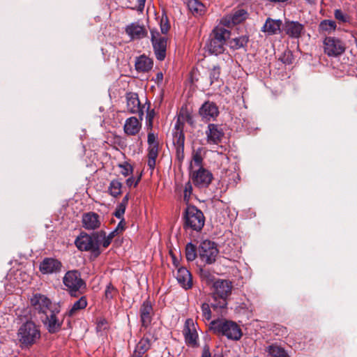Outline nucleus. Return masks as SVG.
<instances>
[{
    "mask_svg": "<svg viewBox=\"0 0 357 357\" xmlns=\"http://www.w3.org/2000/svg\"><path fill=\"white\" fill-rule=\"evenodd\" d=\"M61 262L54 258L46 257L40 264L39 269L43 274H53L61 271Z\"/></svg>",
    "mask_w": 357,
    "mask_h": 357,
    "instance_id": "17",
    "label": "nucleus"
},
{
    "mask_svg": "<svg viewBox=\"0 0 357 357\" xmlns=\"http://www.w3.org/2000/svg\"><path fill=\"white\" fill-rule=\"evenodd\" d=\"M174 264L177 266V264H176V261L174 260Z\"/></svg>",
    "mask_w": 357,
    "mask_h": 357,
    "instance_id": "61",
    "label": "nucleus"
},
{
    "mask_svg": "<svg viewBox=\"0 0 357 357\" xmlns=\"http://www.w3.org/2000/svg\"><path fill=\"white\" fill-rule=\"evenodd\" d=\"M176 278L178 284L185 289H189L192 287V276L190 271L186 268H178Z\"/></svg>",
    "mask_w": 357,
    "mask_h": 357,
    "instance_id": "24",
    "label": "nucleus"
},
{
    "mask_svg": "<svg viewBox=\"0 0 357 357\" xmlns=\"http://www.w3.org/2000/svg\"><path fill=\"white\" fill-rule=\"evenodd\" d=\"M17 335L19 342L24 347L32 346L40 338L38 326L31 321L24 323L19 328Z\"/></svg>",
    "mask_w": 357,
    "mask_h": 357,
    "instance_id": "3",
    "label": "nucleus"
},
{
    "mask_svg": "<svg viewBox=\"0 0 357 357\" xmlns=\"http://www.w3.org/2000/svg\"><path fill=\"white\" fill-rule=\"evenodd\" d=\"M201 357H220V356L218 354H213L212 356V354L210 351L208 345L206 344L203 347Z\"/></svg>",
    "mask_w": 357,
    "mask_h": 357,
    "instance_id": "52",
    "label": "nucleus"
},
{
    "mask_svg": "<svg viewBox=\"0 0 357 357\" xmlns=\"http://www.w3.org/2000/svg\"><path fill=\"white\" fill-rule=\"evenodd\" d=\"M100 234L98 236V248H100V244H102L104 248H107L111 243L112 241L106 237V233L104 231H100L96 232Z\"/></svg>",
    "mask_w": 357,
    "mask_h": 357,
    "instance_id": "41",
    "label": "nucleus"
},
{
    "mask_svg": "<svg viewBox=\"0 0 357 357\" xmlns=\"http://www.w3.org/2000/svg\"><path fill=\"white\" fill-rule=\"evenodd\" d=\"M151 340L147 337H142L137 344L131 357H142L143 355L151 348Z\"/></svg>",
    "mask_w": 357,
    "mask_h": 357,
    "instance_id": "29",
    "label": "nucleus"
},
{
    "mask_svg": "<svg viewBox=\"0 0 357 357\" xmlns=\"http://www.w3.org/2000/svg\"><path fill=\"white\" fill-rule=\"evenodd\" d=\"M31 304L33 307L35 314L39 316V318L43 317L52 309L56 307L52 301L45 296L40 294H36L31 298Z\"/></svg>",
    "mask_w": 357,
    "mask_h": 357,
    "instance_id": "9",
    "label": "nucleus"
},
{
    "mask_svg": "<svg viewBox=\"0 0 357 357\" xmlns=\"http://www.w3.org/2000/svg\"><path fill=\"white\" fill-rule=\"evenodd\" d=\"M248 43V37L247 36H241L231 39L229 41V47L233 50H238L245 47Z\"/></svg>",
    "mask_w": 357,
    "mask_h": 357,
    "instance_id": "34",
    "label": "nucleus"
},
{
    "mask_svg": "<svg viewBox=\"0 0 357 357\" xmlns=\"http://www.w3.org/2000/svg\"><path fill=\"white\" fill-rule=\"evenodd\" d=\"M192 192V186L190 181L185 184L184 192H183V200L188 203L190 200V195Z\"/></svg>",
    "mask_w": 357,
    "mask_h": 357,
    "instance_id": "44",
    "label": "nucleus"
},
{
    "mask_svg": "<svg viewBox=\"0 0 357 357\" xmlns=\"http://www.w3.org/2000/svg\"><path fill=\"white\" fill-rule=\"evenodd\" d=\"M126 33L132 39H139L145 37L147 34L144 26L140 25L138 22H133L126 27Z\"/></svg>",
    "mask_w": 357,
    "mask_h": 357,
    "instance_id": "25",
    "label": "nucleus"
},
{
    "mask_svg": "<svg viewBox=\"0 0 357 357\" xmlns=\"http://www.w3.org/2000/svg\"><path fill=\"white\" fill-rule=\"evenodd\" d=\"M220 75V68L219 66H214L209 70V79L211 84L218 82Z\"/></svg>",
    "mask_w": 357,
    "mask_h": 357,
    "instance_id": "39",
    "label": "nucleus"
},
{
    "mask_svg": "<svg viewBox=\"0 0 357 357\" xmlns=\"http://www.w3.org/2000/svg\"><path fill=\"white\" fill-rule=\"evenodd\" d=\"M98 235L96 232H93L91 235L82 233L79 236L77 237L75 243L79 250L89 251L94 257H97L100 254Z\"/></svg>",
    "mask_w": 357,
    "mask_h": 357,
    "instance_id": "6",
    "label": "nucleus"
},
{
    "mask_svg": "<svg viewBox=\"0 0 357 357\" xmlns=\"http://www.w3.org/2000/svg\"><path fill=\"white\" fill-rule=\"evenodd\" d=\"M151 42L155 57L163 61L166 57L167 38L162 36L157 30H151Z\"/></svg>",
    "mask_w": 357,
    "mask_h": 357,
    "instance_id": "11",
    "label": "nucleus"
},
{
    "mask_svg": "<svg viewBox=\"0 0 357 357\" xmlns=\"http://www.w3.org/2000/svg\"><path fill=\"white\" fill-rule=\"evenodd\" d=\"M206 139L208 144H219L223 136L222 130L216 124L209 123L206 131Z\"/></svg>",
    "mask_w": 357,
    "mask_h": 357,
    "instance_id": "22",
    "label": "nucleus"
},
{
    "mask_svg": "<svg viewBox=\"0 0 357 357\" xmlns=\"http://www.w3.org/2000/svg\"><path fill=\"white\" fill-rule=\"evenodd\" d=\"M229 36V30L222 27H215L208 44V50L215 55L222 53L226 41Z\"/></svg>",
    "mask_w": 357,
    "mask_h": 357,
    "instance_id": "5",
    "label": "nucleus"
},
{
    "mask_svg": "<svg viewBox=\"0 0 357 357\" xmlns=\"http://www.w3.org/2000/svg\"><path fill=\"white\" fill-rule=\"evenodd\" d=\"M185 227L194 231L202 230L204 225L205 218L201 210L194 206H188L185 212Z\"/></svg>",
    "mask_w": 357,
    "mask_h": 357,
    "instance_id": "7",
    "label": "nucleus"
},
{
    "mask_svg": "<svg viewBox=\"0 0 357 357\" xmlns=\"http://www.w3.org/2000/svg\"><path fill=\"white\" fill-rule=\"evenodd\" d=\"M248 12L244 9H238L221 19V24L225 26L230 27L238 24L248 17Z\"/></svg>",
    "mask_w": 357,
    "mask_h": 357,
    "instance_id": "16",
    "label": "nucleus"
},
{
    "mask_svg": "<svg viewBox=\"0 0 357 357\" xmlns=\"http://www.w3.org/2000/svg\"><path fill=\"white\" fill-rule=\"evenodd\" d=\"M107 321L105 319L100 318L97 321L96 329L98 331H102L107 328Z\"/></svg>",
    "mask_w": 357,
    "mask_h": 357,
    "instance_id": "51",
    "label": "nucleus"
},
{
    "mask_svg": "<svg viewBox=\"0 0 357 357\" xmlns=\"http://www.w3.org/2000/svg\"><path fill=\"white\" fill-rule=\"evenodd\" d=\"M139 181V178L135 180L134 177L131 176L126 180V184L128 186L134 185L135 187L137 185Z\"/></svg>",
    "mask_w": 357,
    "mask_h": 357,
    "instance_id": "54",
    "label": "nucleus"
},
{
    "mask_svg": "<svg viewBox=\"0 0 357 357\" xmlns=\"http://www.w3.org/2000/svg\"><path fill=\"white\" fill-rule=\"evenodd\" d=\"M201 310L202 317L206 320H210L211 319V311L209 305L206 303H203Z\"/></svg>",
    "mask_w": 357,
    "mask_h": 357,
    "instance_id": "46",
    "label": "nucleus"
},
{
    "mask_svg": "<svg viewBox=\"0 0 357 357\" xmlns=\"http://www.w3.org/2000/svg\"><path fill=\"white\" fill-rule=\"evenodd\" d=\"M324 51L328 56H337L345 51V45L340 39L328 36L323 42Z\"/></svg>",
    "mask_w": 357,
    "mask_h": 357,
    "instance_id": "12",
    "label": "nucleus"
},
{
    "mask_svg": "<svg viewBox=\"0 0 357 357\" xmlns=\"http://www.w3.org/2000/svg\"><path fill=\"white\" fill-rule=\"evenodd\" d=\"M158 76H159V74H158ZM160 76L162 77V74H160Z\"/></svg>",
    "mask_w": 357,
    "mask_h": 357,
    "instance_id": "60",
    "label": "nucleus"
},
{
    "mask_svg": "<svg viewBox=\"0 0 357 357\" xmlns=\"http://www.w3.org/2000/svg\"><path fill=\"white\" fill-rule=\"evenodd\" d=\"M282 61L285 63H290L291 60H289V58H287L286 60H282Z\"/></svg>",
    "mask_w": 357,
    "mask_h": 357,
    "instance_id": "58",
    "label": "nucleus"
},
{
    "mask_svg": "<svg viewBox=\"0 0 357 357\" xmlns=\"http://www.w3.org/2000/svg\"><path fill=\"white\" fill-rule=\"evenodd\" d=\"M160 30L162 33L165 34L168 32L169 29V24L168 22V19L167 15H164L162 16V18L160 20Z\"/></svg>",
    "mask_w": 357,
    "mask_h": 357,
    "instance_id": "47",
    "label": "nucleus"
},
{
    "mask_svg": "<svg viewBox=\"0 0 357 357\" xmlns=\"http://www.w3.org/2000/svg\"><path fill=\"white\" fill-rule=\"evenodd\" d=\"M287 333V329L284 328L282 329V335H284Z\"/></svg>",
    "mask_w": 357,
    "mask_h": 357,
    "instance_id": "59",
    "label": "nucleus"
},
{
    "mask_svg": "<svg viewBox=\"0 0 357 357\" xmlns=\"http://www.w3.org/2000/svg\"><path fill=\"white\" fill-rule=\"evenodd\" d=\"M266 351L271 357H289L285 349L277 344H271L266 348Z\"/></svg>",
    "mask_w": 357,
    "mask_h": 357,
    "instance_id": "31",
    "label": "nucleus"
},
{
    "mask_svg": "<svg viewBox=\"0 0 357 357\" xmlns=\"http://www.w3.org/2000/svg\"><path fill=\"white\" fill-rule=\"evenodd\" d=\"M142 124L135 116L130 117L126 120L123 126V130L128 135H135L141 130Z\"/></svg>",
    "mask_w": 357,
    "mask_h": 357,
    "instance_id": "27",
    "label": "nucleus"
},
{
    "mask_svg": "<svg viewBox=\"0 0 357 357\" xmlns=\"http://www.w3.org/2000/svg\"><path fill=\"white\" fill-rule=\"evenodd\" d=\"M218 250L214 242L205 240L201 243L199 248V255L201 259L211 264L215 261Z\"/></svg>",
    "mask_w": 357,
    "mask_h": 357,
    "instance_id": "13",
    "label": "nucleus"
},
{
    "mask_svg": "<svg viewBox=\"0 0 357 357\" xmlns=\"http://www.w3.org/2000/svg\"><path fill=\"white\" fill-rule=\"evenodd\" d=\"M213 298L215 301L212 303L213 308H225L227 305V299L231 294L233 285L231 281L218 279L213 284Z\"/></svg>",
    "mask_w": 357,
    "mask_h": 357,
    "instance_id": "2",
    "label": "nucleus"
},
{
    "mask_svg": "<svg viewBox=\"0 0 357 357\" xmlns=\"http://www.w3.org/2000/svg\"><path fill=\"white\" fill-rule=\"evenodd\" d=\"M199 114L204 121H213L218 116L219 109L215 103L206 101L199 108Z\"/></svg>",
    "mask_w": 357,
    "mask_h": 357,
    "instance_id": "19",
    "label": "nucleus"
},
{
    "mask_svg": "<svg viewBox=\"0 0 357 357\" xmlns=\"http://www.w3.org/2000/svg\"><path fill=\"white\" fill-rule=\"evenodd\" d=\"M182 115L179 114L177 116V119L172 130V137L173 138H177V137L181 134L182 135H185L183 132V127H184V121L182 119Z\"/></svg>",
    "mask_w": 357,
    "mask_h": 357,
    "instance_id": "35",
    "label": "nucleus"
},
{
    "mask_svg": "<svg viewBox=\"0 0 357 357\" xmlns=\"http://www.w3.org/2000/svg\"><path fill=\"white\" fill-rule=\"evenodd\" d=\"M63 283L72 296H77L78 293L82 294L86 288V282L77 270L67 271L63 278Z\"/></svg>",
    "mask_w": 357,
    "mask_h": 357,
    "instance_id": "4",
    "label": "nucleus"
},
{
    "mask_svg": "<svg viewBox=\"0 0 357 357\" xmlns=\"http://www.w3.org/2000/svg\"><path fill=\"white\" fill-rule=\"evenodd\" d=\"M126 225L124 218H122L115 228V231H117V234L122 233L126 229Z\"/></svg>",
    "mask_w": 357,
    "mask_h": 357,
    "instance_id": "53",
    "label": "nucleus"
},
{
    "mask_svg": "<svg viewBox=\"0 0 357 357\" xmlns=\"http://www.w3.org/2000/svg\"><path fill=\"white\" fill-rule=\"evenodd\" d=\"M202 149L201 148L197 149L192 153V160L197 166H201L202 163Z\"/></svg>",
    "mask_w": 357,
    "mask_h": 357,
    "instance_id": "43",
    "label": "nucleus"
},
{
    "mask_svg": "<svg viewBox=\"0 0 357 357\" xmlns=\"http://www.w3.org/2000/svg\"><path fill=\"white\" fill-rule=\"evenodd\" d=\"M146 0H137L139 8H144Z\"/></svg>",
    "mask_w": 357,
    "mask_h": 357,
    "instance_id": "57",
    "label": "nucleus"
},
{
    "mask_svg": "<svg viewBox=\"0 0 357 357\" xmlns=\"http://www.w3.org/2000/svg\"><path fill=\"white\" fill-rule=\"evenodd\" d=\"M185 257L189 261H192L197 257L196 246L192 243H188L186 245Z\"/></svg>",
    "mask_w": 357,
    "mask_h": 357,
    "instance_id": "38",
    "label": "nucleus"
},
{
    "mask_svg": "<svg viewBox=\"0 0 357 357\" xmlns=\"http://www.w3.org/2000/svg\"><path fill=\"white\" fill-rule=\"evenodd\" d=\"M128 200H129V194H127L124 196V197L123 198L121 202L118 205H119V206L123 205V207L126 208L128 203Z\"/></svg>",
    "mask_w": 357,
    "mask_h": 357,
    "instance_id": "55",
    "label": "nucleus"
},
{
    "mask_svg": "<svg viewBox=\"0 0 357 357\" xmlns=\"http://www.w3.org/2000/svg\"><path fill=\"white\" fill-rule=\"evenodd\" d=\"M283 30L291 38H299L305 33L304 25L297 21L286 20Z\"/></svg>",
    "mask_w": 357,
    "mask_h": 357,
    "instance_id": "18",
    "label": "nucleus"
},
{
    "mask_svg": "<svg viewBox=\"0 0 357 357\" xmlns=\"http://www.w3.org/2000/svg\"><path fill=\"white\" fill-rule=\"evenodd\" d=\"M127 108L132 114H138L140 119L144 115V106L141 105L138 95L135 93H128L126 95Z\"/></svg>",
    "mask_w": 357,
    "mask_h": 357,
    "instance_id": "21",
    "label": "nucleus"
},
{
    "mask_svg": "<svg viewBox=\"0 0 357 357\" xmlns=\"http://www.w3.org/2000/svg\"><path fill=\"white\" fill-rule=\"evenodd\" d=\"M192 183L198 188L207 187L213 179V174L208 170L200 167L197 171H195L191 176Z\"/></svg>",
    "mask_w": 357,
    "mask_h": 357,
    "instance_id": "15",
    "label": "nucleus"
},
{
    "mask_svg": "<svg viewBox=\"0 0 357 357\" xmlns=\"http://www.w3.org/2000/svg\"><path fill=\"white\" fill-rule=\"evenodd\" d=\"M117 231H115V229L110 232L108 236H106L107 238H109L111 241H112L113 238L116 235Z\"/></svg>",
    "mask_w": 357,
    "mask_h": 357,
    "instance_id": "56",
    "label": "nucleus"
},
{
    "mask_svg": "<svg viewBox=\"0 0 357 357\" xmlns=\"http://www.w3.org/2000/svg\"><path fill=\"white\" fill-rule=\"evenodd\" d=\"M82 226L87 230H95L100 227V216L94 212L86 213L82 215Z\"/></svg>",
    "mask_w": 357,
    "mask_h": 357,
    "instance_id": "23",
    "label": "nucleus"
},
{
    "mask_svg": "<svg viewBox=\"0 0 357 357\" xmlns=\"http://www.w3.org/2000/svg\"><path fill=\"white\" fill-rule=\"evenodd\" d=\"M210 330L218 335L225 336L231 340H238L242 336L239 326L234 321L225 319H218L210 323Z\"/></svg>",
    "mask_w": 357,
    "mask_h": 357,
    "instance_id": "1",
    "label": "nucleus"
},
{
    "mask_svg": "<svg viewBox=\"0 0 357 357\" xmlns=\"http://www.w3.org/2000/svg\"><path fill=\"white\" fill-rule=\"evenodd\" d=\"M59 308L56 307L50 312L40 318L50 333H56L61 328L63 319L59 317Z\"/></svg>",
    "mask_w": 357,
    "mask_h": 357,
    "instance_id": "8",
    "label": "nucleus"
},
{
    "mask_svg": "<svg viewBox=\"0 0 357 357\" xmlns=\"http://www.w3.org/2000/svg\"><path fill=\"white\" fill-rule=\"evenodd\" d=\"M281 26L282 21L280 20L268 17L261 28V31L269 36L275 35L280 33Z\"/></svg>",
    "mask_w": 357,
    "mask_h": 357,
    "instance_id": "26",
    "label": "nucleus"
},
{
    "mask_svg": "<svg viewBox=\"0 0 357 357\" xmlns=\"http://www.w3.org/2000/svg\"><path fill=\"white\" fill-rule=\"evenodd\" d=\"M126 208L123 207V205L122 206L117 205L116 211L114 213V215L117 218L121 220L122 218H123V215L125 213Z\"/></svg>",
    "mask_w": 357,
    "mask_h": 357,
    "instance_id": "50",
    "label": "nucleus"
},
{
    "mask_svg": "<svg viewBox=\"0 0 357 357\" xmlns=\"http://www.w3.org/2000/svg\"><path fill=\"white\" fill-rule=\"evenodd\" d=\"M157 135L153 132L148 134V162L147 165L151 169H154L155 167V160L158 155V142Z\"/></svg>",
    "mask_w": 357,
    "mask_h": 357,
    "instance_id": "14",
    "label": "nucleus"
},
{
    "mask_svg": "<svg viewBox=\"0 0 357 357\" xmlns=\"http://www.w3.org/2000/svg\"><path fill=\"white\" fill-rule=\"evenodd\" d=\"M155 116V112L153 110L148 111L146 116V125L149 128H152L153 127V120Z\"/></svg>",
    "mask_w": 357,
    "mask_h": 357,
    "instance_id": "49",
    "label": "nucleus"
},
{
    "mask_svg": "<svg viewBox=\"0 0 357 357\" xmlns=\"http://www.w3.org/2000/svg\"><path fill=\"white\" fill-rule=\"evenodd\" d=\"M334 16L336 20L342 23L348 22L350 19L349 16L340 9H336L335 10Z\"/></svg>",
    "mask_w": 357,
    "mask_h": 357,
    "instance_id": "42",
    "label": "nucleus"
},
{
    "mask_svg": "<svg viewBox=\"0 0 357 357\" xmlns=\"http://www.w3.org/2000/svg\"><path fill=\"white\" fill-rule=\"evenodd\" d=\"M154 314L152 304L150 301H144L139 308V317L142 326L147 328L151 323Z\"/></svg>",
    "mask_w": 357,
    "mask_h": 357,
    "instance_id": "20",
    "label": "nucleus"
},
{
    "mask_svg": "<svg viewBox=\"0 0 357 357\" xmlns=\"http://www.w3.org/2000/svg\"><path fill=\"white\" fill-rule=\"evenodd\" d=\"M119 167L121 169V173L125 176L132 174L133 170L132 167L127 162L119 165Z\"/></svg>",
    "mask_w": 357,
    "mask_h": 357,
    "instance_id": "45",
    "label": "nucleus"
},
{
    "mask_svg": "<svg viewBox=\"0 0 357 357\" xmlns=\"http://www.w3.org/2000/svg\"><path fill=\"white\" fill-rule=\"evenodd\" d=\"M185 135H179L177 138H173V145L175 148L176 158L180 164L184 159Z\"/></svg>",
    "mask_w": 357,
    "mask_h": 357,
    "instance_id": "28",
    "label": "nucleus"
},
{
    "mask_svg": "<svg viewBox=\"0 0 357 357\" xmlns=\"http://www.w3.org/2000/svg\"><path fill=\"white\" fill-rule=\"evenodd\" d=\"M153 67L152 60L142 55L137 58L135 61V69L139 72H147Z\"/></svg>",
    "mask_w": 357,
    "mask_h": 357,
    "instance_id": "30",
    "label": "nucleus"
},
{
    "mask_svg": "<svg viewBox=\"0 0 357 357\" xmlns=\"http://www.w3.org/2000/svg\"><path fill=\"white\" fill-rule=\"evenodd\" d=\"M337 27L336 23L333 20H322L319 26V30L328 33H331L335 31Z\"/></svg>",
    "mask_w": 357,
    "mask_h": 357,
    "instance_id": "37",
    "label": "nucleus"
},
{
    "mask_svg": "<svg viewBox=\"0 0 357 357\" xmlns=\"http://www.w3.org/2000/svg\"><path fill=\"white\" fill-rule=\"evenodd\" d=\"M180 115H182V119L184 123L187 122L190 125H192L194 123L193 119L192 116L186 110H183V109L179 112Z\"/></svg>",
    "mask_w": 357,
    "mask_h": 357,
    "instance_id": "48",
    "label": "nucleus"
},
{
    "mask_svg": "<svg viewBox=\"0 0 357 357\" xmlns=\"http://www.w3.org/2000/svg\"><path fill=\"white\" fill-rule=\"evenodd\" d=\"M122 183L119 180H112L108 188L109 194L114 197H117L121 194Z\"/></svg>",
    "mask_w": 357,
    "mask_h": 357,
    "instance_id": "36",
    "label": "nucleus"
},
{
    "mask_svg": "<svg viewBox=\"0 0 357 357\" xmlns=\"http://www.w3.org/2000/svg\"><path fill=\"white\" fill-rule=\"evenodd\" d=\"M118 293V290L112 283H109L105 291V298L106 300H112Z\"/></svg>",
    "mask_w": 357,
    "mask_h": 357,
    "instance_id": "40",
    "label": "nucleus"
},
{
    "mask_svg": "<svg viewBox=\"0 0 357 357\" xmlns=\"http://www.w3.org/2000/svg\"><path fill=\"white\" fill-rule=\"evenodd\" d=\"M183 335L185 344L192 348L199 347V335L197 325L192 319H187L185 321Z\"/></svg>",
    "mask_w": 357,
    "mask_h": 357,
    "instance_id": "10",
    "label": "nucleus"
},
{
    "mask_svg": "<svg viewBox=\"0 0 357 357\" xmlns=\"http://www.w3.org/2000/svg\"><path fill=\"white\" fill-rule=\"evenodd\" d=\"M87 306V300L85 296H82L79 300L75 301L70 309L66 312V315L73 317L81 310L84 309Z\"/></svg>",
    "mask_w": 357,
    "mask_h": 357,
    "instance_id": "33",
    "label": "nucleus"
},
{
    "mask_svg": "<svg viewBox=\"0 0 357 357\" xmlns=\"http://www.w3.org/2000/svg\"><path fill=\"white\" fill-rule=\"evenodd\" d=\"M188 7L194 15H202L205 13L204 5L197 0H189Z\"/></svg>",
    "mask_w": 357,
    "mask_h": 357,
    "instance_id": "32",
    "label": "nucleus"
}]
</instances>
